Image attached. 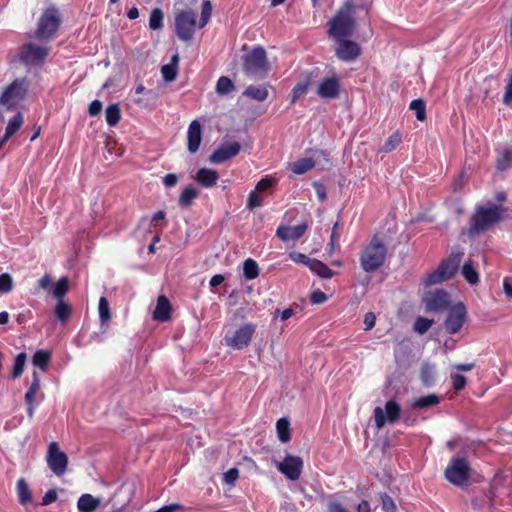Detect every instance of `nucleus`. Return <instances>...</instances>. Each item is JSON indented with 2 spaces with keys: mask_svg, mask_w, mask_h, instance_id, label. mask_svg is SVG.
<instances>
[{
  "mask_svg": "<svg viewBox=\"0 0 512 512\" xmlns=\"http://www.w3.org/2000/svg\"><path fill=\"white\" fill-rule=\"evenodd\" d=\"M356 5L352 0L345 2L328 22V32L334 39L348 38L356 28Z\"/></svg>",
  "mask_w": 512,
  "mask_h": 512,
  "instance_id": "nucleus-1",
  "label": "nucleus"
},
{
  "mask_svg": "<svg viewBox=\"0 0 512 512\" xmlns=\"http://www.w3.org/2000/svg\"><path fill=\"white\" fill-rule=\"evenodd\" d=\"M507 208L501 205L478 206L472 214L468 227L471 236L483 233L504 219Z\"/></svg>",
  "mask_w": 512,
  "mask_h": 512,
  "instance_id": "nucleus-2",
  "label": "nucleus"
},
{
  "mask_svg": "<svg viewBox=\"0 0 512 512\" xmlns=\"http://www.w3.org/2000/svg\"><path fill=\"white\" fill-rule=\"evenodd\" d=\"M388 247L383 239L375 234L360 252L359 261L361 268L366 273H374L385 263Z\"/></svg>",
  "mask_w": 512,
  "mask_h": 512,
  "instance_id": "nucleus-3",
  "label": "nucleus"
},
{
  "mask_svg": "<svg viewBox=\"0 0 512 512\" xmlns=\"http://www.w3.org/2000/svg\"><path fill=\"white\" fill-rule=\"evenodd\" d=\"M463 255L464 252L461 249L453 250L447 258L441 261L436 270L426 276L424 284L431 286L452 279L459 269Z\"/></svg>",
  "mask_w": 512,
  "mask_h": 512,
  "instance_id": "nucleus-4",
  "label": "nucleus"
},
{
  "mask_svg": "<svg viewBox=\"0 0 512 512\" xmlns=\"http://www.w3.org/2000/svg\"><path fill=\"white\" fill-rule=\"evenodd\" d=\"M243 71L253 78H263L269 71L266 51L263 47H254L243 56Z\"/></svg>",
  "mask_w": 512,
  "mask_h": 512,
  "instance_id": "nucleus-5",
  "label": "nucleus"
},
{
  "mask_svg": "<svg viewBox=\"0 0 512 512\" xmlns=\"http://www.w3.org/2000/svg\"><path fill=\"white\" fill-rule=\"evenodd\" d=\"M175 33L179 39L188 41L192 38V9L186 0H177L174 5Z\"/></svg>",
  "mask_w": 512,
  "mask_h": 512,
  "instance_id": "nucleus-6",
  "label": "nucleus"
},
{
  "mask_svg": "<svg viewBox=\"0 0 512 512\" xmlns=\"http://www.w3.org/2000/svg\"><path fill=\"white\" fill-rule=\"evenodd\" d=\"M444 476L448 482L455 486L465 485L471 476V466L464 456H456L451 458L447 465Z\"/></svg>",
  "mask_w": 512,
  "mask_h": 512,
  "instance_id": "nucleus-7",
  "label": "nucleus"
},
{
  "mask_svg": "<svg viewBox=\"0 0 512 512\" xmlns=\"http://www.w3.org/2000/svg\"><path fill=\"white\" fill-rule=\"evenodd\" d=\"M61 22L58 9L55 7L47 8L39 19L35 37L40 40L50 39L57 31Z\"/></svg>",
  "mask_w": 512,
  "mask_h": 512,
  "instance_id": "nucleus-8",
  "label": "nucleus"
},
{
  "mask_svg": "<svg viewBox=\"0 0 512 512\" xmlns=\"http://www.w3.org/2000/svg\"><path fill=\"white\" fill-rule=\"evenodd\" d=\"M29 84L25 78L16 79L2 93L0 105L8 110L15 108L26 96Z\"/></svg>",
  "mask_w": 512,
  "mask_h": 512,
  "instance_id": "nucleus-9",
  "label": "nucleus"
},
{
  "mask_svg": "<svg viewBox=\"0 0 512 512\" xmlns=\"http://www.w3.org/2000/svg\"><path fill=\"white\" fill-rule=\"evenodd\" d=\"M467 320V309L463 302H458L448 309L444 327L448 334L458 333Z\"/></svg>",
  "mask_w": 512,
  "mask_h": 512,
  "instance_id": "nucleus-10",
  "label": "nucleus"
},
{
  "mask_svg": "<svg viewBox=\"0 0 512 512\" xmlns=\"http://www.w3.org/2000/svg\"><path fill=\"white\" fill-rule=\"evenodd\" d=\"M255 332V325L248 323L235 331H228L224 337L227 346L240 350L247 347Z\"/></svg>",
  "mask_w": 512,
  "mask_h": 512,
  "instance_id": "nucleus-11",
  "label": "nucleus"
},
{
  "mask_svg": "<svg viewBox=\"0 0 512 512\" xmlns=\"http://www.w3.org/2000/svg\"><path fill=\"white\" fill-rule=\"evenodd\" d=\"M48 54L49 48L47 46L29 42L21 46L18 56L25 65H38L44 62Z\"/></svg>",
  "mask_w": 512,
  "mask_h": 512,
  "instance_id": "nucleus-12",
  "label": "nucleus"
},
{
  "mask_svg": "<svg viewBox=\"0 0 512 512\" xmlns=\"http://www.w3.org/2000/svg\"><path fill=\"white\" fill-rule=\"evenodd\" d=\"M46 461L50 470L57 476H62L67 470L68 456L60 450L57 442L48 445Z\"/></svg>",
  "mask_w": 512,
  "mask_h": 512,
  "instance_id": "nucleus-13",
  "label": "nucleus"
},
{
  "mask_svg": "<svg viewBox=\"0 0 512 512\" xmlns=\"http://www.w3.org/2000/svg\"><path fill=\"white\" fill-rule=\"evenodd\" d=\"M400 413L401 407L394 400H389L386 402L385 410H383L381 407H376L374 409V421L376 428H383L387 422L396 423L400 418Z\"/></svg>",
  "mask_w": 512,
  "mask_h": 512,
  "instance_id": "nucleus-14",
  "label": "nucleus"
},
{
  "mask_svg": "<svg viewBox=\"0 0 512 512\" xmlns=\"http://www.w3.org/2000/svg\"><path fill=\"white\" fill-rule=\"evenodd\" d=\"M423 301L425 303L426 310L430 312H442L451 307L450 295L444 289H437L427 293Z\"/></svg>",
  "mask_w": 512,
  "mask_h": 512,
  "instance_id": "nucleus-15",
  "label": "nucleus"
},
{
  "mask_svg": "<svg viewBox=\"0 0 512 512\" xmlns=\"http://www.w3.org/2000/svg\"><path fill=\"white\" fill-rule=\"evenodd\" d=\"M277 469L289 480L300 478L303 469V460L299 456L286 455L282 462L277 463Z\"/></svg>",
  "mask_w": 512,
  "mask_h": 512,
  "instance_id": "nucleus-16",
  "label": "nucleus"
},
{
  "mask_svg": "<svg viewBox=\"0 0 512 512\" xmlns=\"http://www.w3.org/2000/svg\"><path fill=\"white\" fill-rule=\"evenodd\" d=\"M336 40L338 41V46L335 53L338 59L351 62L360 56L361 47L357 42L348 40L346 38Z\"/></svg>",
  "mask_w": 512,
  "mask_h": 512,
  "instance_id": "nucleus-17",
  "label": "nucleus"
},
{
  "mask_svg": "<svg viewBox=\"0 0 512 512\" xmlns=\"http://www.w3.org/2000/svg\"><path fill=\"white\" fill-rule=\"evenodd\" d=\"M241 145L237 141L223 143L218 149H216L210 156V162L214 164H221L229 159L234 158L239 154Z\"/></svg>",
  "mask_w": 512,
  "mask_h": 512,
  "instance_id": "nucleus-18",
  "label": "nucleus"
},
{
  "mask_svg": "<svg viewBox=\"0 0 512 512\" xmlns=\"http://www.w3.org/2000/svg\"><path fill=\"white\" fill-rule=\"evenodd\" d=\"M341 85L336 76L324 78L318 85L317 94L324 99H335L340 94Z\"/></svg>",
  "mask_w": 512,
  "mask_h": 512,
  "instance_id": "nucleus-19",
  "label": "nucleus"
},
{
  "mask_svg": "<svg viewBox=\"0 0 512 512\" xmlns=\"http://www.w3.org/2000/svg\"><path fill=\"white\" fill-rule=\"evenodd\" d=\"M307 229L308 225L306 223H302L296 226L281 225L276 230V236L284 242L290 240H298L305 234Z\"/></svg>",
  "mask_w": 512,
  "mask_h": 512,
  "instance_id": "nucleus-20",
  "label": "nucleus"
},
{
  "mask_svg": "<svg viewBox=\"0 0 512 512\" xmlns=\"http://www.w3.org/2000/svg\"><path fill=\"white\" fill-rule=\"evenodd\" d=\"M171 310L169 299L165 295H160L153 311V319L158 322H166L170 319Z\"/></svg>",
  "mask_w": 512,
  "mask_h": 512,
  "instance_id": "nucleus-21",
  "label": "nucleus"
},
{
  "mask_svg": "<svg viewBox=\"0 0 512 512\" xmlns=\"http://www.w3.org/2000/svg\"><path fill=\"white\" fill-rule=\"evenodd\" d=\"M219 179V174L217 171L209 168H201L197 171L194 180H196L200 185L206 188H211L216 185Z\"/></svg>",
  "mask_w": 512,
  "mask_h": 512,
  "instance_id": "nucleus-22",
  "label": "nucleus"
},
{
  "mask_svg": "<svg viewBox=\"0 0 512 512\" xmlns=\"http://www.w3.org/2000/svg\"><path fill=\"white\" fill-rule=\"evenodd\" d=\"M243 95L250 99L263 102L268 98L269 92L266 85H249L244 90Z\"/></svg>",
  "mask_w": 512,
  "mask_h": 512,
  "instance_id": "nucleus-23",
  "label": "nucleus"
},
{
  "mask_svg": "<svg viewBox=\"0 0 512 512\" xmlns=\"http://www.w3.org/2000/svg\"><path fill=\"white\" fill-rule=\"evenodd\" d=\"M80 512H94L100 506V500L91 494H83L77 503Z\"/></svg>",
  "mask_w": 512,
  "mask_h": 512,
  "instance_id": "nucleus-24",
  "label": "nucleus"
},
{
  "mask_svg": "<svg viewBox=\"0 0 512 512\" xmlns=\"http://www.w3.org/2000/svg\"><path fill=\"white\" fill-rule=\"evenodd\" d=\"M178 61H179V56L177 54H175L172 56L170 63L165 64L161 67V73H162L163 79L166 82H171L176 79Z\"/></svg>",
  "mask_w": 512,
  "mask_h": 512,
  "instance_id": "nucleus-25",
  "label": "nucleus"
},
{
  "mask_svg": "<svg viewBox=\"0 0 512 512\" xmlns=\"http://www.w3.org/2000/svg\"><path fill=\"white\" fill-rule=\"evenodd\" d=\"M309 269L311 272L325 279H331L335 275V272L331 270L325 263L315 258L313 259Z\"/></svg>",
  "mask_w": 512,
  "mask_h": 512,
  "instance_id": "nucleus-26",
  "label": "nucleus"
},
{
  "mask_svg": "<svg viewBox=\"0 0 512 512\" xmlns=\"http://www.w3.org/2000/svg\"><path fill=\"white\" fill-rule=\"evenodd\" d=\"M212 11H213V6H212L211 1L205 0L202 3L201 13H200V17H199L198 21H196V19L194 18V27L197 26L198 28H203L204 26H206L211 18Z\"/></svg>",
  "mask_w": 512,
  "mask_h": 512,
  "instance_id": "nucleus-27",
  "label": "nucleus"
},
{
  "mask_svg": "<svg viewBox=\"0 0 512 512\" xmlns=\"http://www.w3.org/2000/svg\"><path fill=\"white\" fill-rule=\"evenodd\" d=\"M440 403V397L436 394H429L416 399L412 403L414 409H426L431 406H435Z\"/></svg>",
  "mask_w": 512,
  "mask_h": 512,
  "instance_id": "nucleus-28",
  "label": "nucleus"
},
{
  "mask_svg": "<svg viewBox=\"0 0 512 512\" xmlns=\"http://www.w3.org/2000/svg\"><path fill=\"white\" fill-rule=\"evenodd\" d=\"M461 274L471 285H475L479 282V273L470 261L464 263Z\"/></svg>",
  "mask_w": 512,
  "mask_h": 512,
  "instance_id": "nucleus-29",
  "label": "nucleus"
},
{
  "mask_svg": "<svg viewBox=\"0 0 512 512\" xmlns=\"http://www.w3.org/2000/svg\"><path fill=\"white\" fill-rule=\"evenodd\" d=\"M402 142V134L400 131H395L385 141L384 145L379 149V152L390 153L394 151Z\"/></svg>",
  "mask_w": 512,
  "mask_h": 512,
  "instance_id": "nucleus-30",
  "label": "nucleus"
},
{
  "mask_svg": "<svg viewBox=\"0 0 512 512\" xmlns=\"http://www.w3.org/2000/svg\"><path fill=\"white\" fill-rule=\"evenodd\" d=\"M69 290V281L68 278L62 277L57 281V283L52 287V295L57 301H64V296Z\"/></svg>",
  "mask_w": 512,
  "mask_h": 512,
  "instance_id": "nucleus-31",
  "label": "nucleus"
},
{
  "mask_svg": "<svg viewBox=\"0 0 512 512\" xmlns=\"http://www.w3.org/2000/svg\"><path fill=\"white\" fill-rule=\"evenodd\" d=\"M278 438L282 443H286L291 439L290 423L286 418H280L276 423Z\"/></svg>",
  "mask_w": 512,
  "mask_h": 512,
  "instance_id": "nucleus-32",
  "label": "nucleus"
},
{
  "mask_svg": "<svg viewBox=\"0 0 512 512\" xmlns=\"http://www.w3.org/2000/svg\"><path fill=\"white\" fill-rule=\"evenodd\" d=\"M51 359V353L47 350H37L32 357V363L34 366L39 367L43 371H45L48 367L49 361Z\"/></svg>",
  "mask_w": 512,
  "mask_h": 512,
  "instance_id": "nucleus-33",
  "label": "nucleus"
},
{
  "mask_svg": "<svg viewBox=\"0 0 512 512\" xmlns=\"http://www.w3.org/2000/svg\"><path fill=\"white\" fill-rule=\"evenodd\" d=\"M315 162L311 158H301L293 163L292 171L295 174L302 175L313 169Z\"/></svg>",
  "mask_w": 512,
  "mask_h": 512,
  "instance_id": "nucleus-34",
  "label": "nucleus"
},
{
  "mask_svg": "<svg viewBox=\"0 0 512 512\" xmlns=\"http://www.w3.org/2000/svg\"><path fill=\"white\" fill-rule=\"evenodd\" d=\"M243 274L247 280H253L259 275V267L254 259L248 258L243 264Z\"/></svg>",
  "mask_w": 512,
  "mask_h": 512,
  "instance_id": "nucleus-35",
  "label": "nucleus"
},
{
  "mask_svg": "<svg viewBox=\"0 0 512 512\" xmlns=\"http://www.w3.org/2000/svg\"><path fill=\"white\" fill-rule=\"evenodd\" d=\"M17 492H18V497H19V501L21 504H27V503L31 502V500H32L31 491L28 487V484L26 483V481L23 478L19 479L17 482Z\"/></svg>",
  "mask_w": 512,
  "mask_h": 512,
  "instance_id": "nucleus-36",
  "label": "nucleus"
},
{
  "mask_svg": "<svg viewBox=\"0 0 512 512\" xmlns=\"http://www.w3.org/2000/svg\"><path fill=\"white\" fill-rule=\"evenodd\" d=\"M23 124V117L20 113H17L15 116H13L7 127H6V131H5V139H9L10 137H12L17 131L18 129L22 126Z\"/></svg>",
  "mask_w": 512,
  "mask_h": 512,
  "instance_id": "nucleus-37",
  "label": "nucleus"
},
{
  "mask_svg": "<svg viewBox=\"0 0 512 512\" xmlns=\"http://www.w3.org/2000/svg\"><path fill=\"white\" fill-rule=\"evenodd\" d=\"M54 313L61 322H66L71 315V306L64 301H57Z\"/></svg>",
  "mask_w": 512,
  "mask_h": 512,
  "instance_id": "nucleus-38",
  "label": "nucleus"
},
{
  "mask_svg": "<svg viewBox=\"0 0 512 512\" xmlns=\"http://www.w3.org/2000/svg\"><path fill=\"white\" fill-rule=\"evenodd\" d=\"M40 389V379L36 371L33 372L32 382L25 394L26 403L34 402L35 395Z\"/></svg>",
  "mask_w": 512,
  "mask_h": 512,
  "instance_id": "nucleus-39",
  "label": "nucleus"
},
{
  "mask_svg": "<svg viewBox=\"0 0 512 512\" xmlns=\"http://www.w3.org/2000/svg\"><path fill=\"white\" fill-rule=\"evenodd\" d=\"M235 85L229 77L221 76L216 83V91L218 94L225 95L232 92Z\"/></svg>",
  "mask_w": 512,
  "mask_h": 512,
  "instance_id": "nucleus-40",
  "label": "nucleus"
},
{
  "mask_svg": "<svg viewBox=\"0 0 512 512\" xmlns=\"http://www.w3.org/2000/svg\"><path fill=\"white\" fill-rule=\"evenodd\" d=\"M105 117L109 126H115L120 120V108L117 104H111L106 108Z\"/></svg>",
  "mask_w": 512,
  "mask_h": 512,
  "instance_id": "nucleus-41",
  "label": "nucleus"
},
{
  "mask_svg": "<svg viewBox=\"0 0 512 512\" xmlns=\"http://www.w3.org/2000/svg\"><path fill=\"white\" fill-rule=\"evenodd\" d=\"M410 110L415 111L417 120L424 121L426 119V104L422 99H414L409 105Z\"/></svg>",
  "mask_w": 512,
  "mask_h": 512,
  "instance_id": "nucleus-42",
  "label": "nucleus"
},
{
  "mask_svg": "<svg viewBox=\"0 0 512 512\" xmlns=\"http://www.w3.org/2000/svg\"><path fill=\"white\" fill-rule=\"evenodd\" d=\"M163 12L160 8H154L151 11L150 19H149V27L152 30L161 29L163 26Z\"/></svg>",
  "mask_w": 512,
  "mask_h": 512,
  "instance_id": "nucleus-43",
  "label": "nucleus"
},
{
  "mask_svg": "<svg viewBox=\"0 0 512 512\" xmlns=\"http://www.w3.org/2000/svg\"><path fill=\"white\" fill-rule=\"evenodd\" d=\"M27 355L24 352L19 353L15 358V363L12 371V378L17 379L24 371Z\"/></svg>",
  "mask_w": 512,
  "mask_h": 512,
  "instance_id": "nucleus-44",
  "label": "nucleus"
},
{
  "mask_svg": "<svg viewBox=\"0 0 512 512\" xmlns=\"http://www.w3.org/2000/svg\"><path fill=\"white\" fill-rule=\"evenodd\" d=\"M239 476L240 471L238 468H230L229 470L223 473L222 483L229 487H234L237 480L239 479Z\"/></svg>",
  "mask_w": 512,
  "mask_h": 512,
  "instance_id": "nucleus-45",
  "label": "nucleus"
},
{
  "mask_svg": "<svg viewBox=\"0 0 512 512\" xmlns=\"http://www.w3.org/2000/svg\"><path fill=\"white\" fill-rule=\"evenodd\" d=\"M308 87L309 82L307 80L298 82L292 89L291 103H295L300 97L304 96L308 91Z\"/></svg>",
  "mask_w": 512,
  "mask_h": 512,
  "instance_id": "nucleus-46",
  "label": "nucleus"
},
{
  "mask_svg": "<svg viewBox=\"0 0 512 512\" xmlns=\"http://www.w3.org/2000/svg\"><path fill=\"white\" fill-rule=\"evenodd\" d=\"M98 309L101 322H108L111 319V314L108 300L105 297L100 298Z\"/></svg>",
  "mask_w": 512,
  "mask_h": 512,
  "instance_id": "nucleus-47",
  "label": "nucleus"
},
{
  "mask_svg": "<svg viewBox=\"0 0 512 512\" xmlns=\"http://www.w3.org/2000/svg\"><path fill=\"white\" fill-rule=\"evenodd\" d=\"M432 324H433V320L419 316L415 320L414 330L417 333L423 335L424 333H426L429 330V328L432 326Z\"/></svg>",
  "mask_w": 512,
  "mask_h": 512,
  "instance_id": "nucleus-48",
  "label": "nucleus"
},
{
  "mask_svg": "<svg viewBox=\"0 0 512 512\" xmlns=\"http://www.w3.org/2000/svg\"><path fill=\"white\" fill-rule=\"evenodd\" d=\"M13 288V279L12 276L8 273H3L0 275V293L5 294L12 290Z\"/></svg>",
  "mask_w": 512,
  "mask_h": 512,
  "instance_id": "nucleus-49",
  "label": "nucleus"
},
{
  "mask_svg": "<svg viewBox=\"0 0 512 512\" xmlns=\"http://www.w3.org/2000/svg\"><path fill=\"white\" fill-rule=\"evenodd\" d=\"M380 500L384 512H396L397 507L391 496L387 493H383L380 495Z\"/></svg>",
  "mask_w": 512,
  "mask_h": 512,
  "instance_id": "nucleus-50",
  "label": "nucleus"
},
{
  "mask_svg": "<svg viewBox=\"0 0 512 512\" xmlns=\"http://www.w3.org/2000/svg\"><path fill=\"white\" fill-rule=\"evenodd\" d=\"M512 162V150L507 149L503 152L501 157L497 160V168L500 171H504L508 168Z\"/></svg>",
  "mask_w": 512,
  "mask_h": 512,
  "instance_id": "nucleus-51",
  "label": "nucleus"
},
{
  "mask_svg": "<svg viewBox=\"0 0 512 512\" xmlns=\"http://www.w3.org/2000/svg\"><path fill=\"white\" fill-rule=\"evenodd\" d=\"M192 203V185H188L179 199V206L182 209H187L189 205Z\"/></svg>",
  "mask_w": 512,
  "mask_h": 512,
  "instance_id": "nucleus-52",
  "label": "nucleus"
},
{
  "mask_svg": "<svg viewBox=\"0 0 512 512\" xmlns=\"http://www.w3.org/2000/svg\"><path fill=\"white\" fill-rule=\"evenodd\" d=\"M289 258L295 263H301L307 266L308 268L312 264L314 258H310L307 255L300 252H291L289 254Z\"/></svg>",
  "mask_w": 512,
  "mask_h": 512,
  "instance_id": "nucleus-53",
  "label": "nucleus"
},
{
  "mask_svg": "<svg viewBox=\"0 0 512 512\" xmlns=\"http://www.w3.org/2000/svg\"><path fill=\"white\" fill-rule=\"evenodd\" d=\"M275 183V180L272 177H264L258 181V183L255 186V191L258 193H262L267 191L269 188H271Z\"/></svg>",
  "mask_w": 512,
  "mask_h": 512,
  "instance_id": "nucleus-54",
  "label": "nucleus"
},
{
  "mask_svg": "<svg viewBox=\"0 0 512 512\" xmlns=\"http://www.w3.org/2000/svg\"><path fill=\"white\" fill-rule=\"evenodd\" d=\"M260 206H262V198L257 191H251L247 199V208L254 209Z\"/></svg>",
  "mask_w": 512,
  "mask_h": 512,
  "instance_id": "nucleus-55",
  "label": "nucleus"
},
{
  "mask_svg": "<svg viewBox=\"0 0 512 512\" xmlns=\"http://www.w3.org/2000/svg\"><path fill=\"white\" fill-rule=\"evenodd\" d=\"M452 386L456 391H461L467 384V379L462 374H453L451 376Z\"/></svg>",
  "mask_w": 512,
  "mask_h": 512,
  "instance_id": "nucleus-56",
  "label": "nucleus"
},
{
  "mask_svg": "<svg viewBox=\"0 0 512 512\" xmlns=\"http://www.w3.org/2000/svg\"><path fill=\"white\" fill-rule=\"evenodd\" d=\"M327 299V295L321 290L313 291L310 296V300L313 304H322L326 302Z\"/></svg>",
  "mask_w": 512,
  "mask_h": 512,
  "instance_id": "nucleus-57",
  "label": "nucleus"
},
{
  "mask_svg": "<svg viewBox=\"0 0 512 512\" xmlns=\"http://www.w3.org/2000/svg\"><path fill=\"white\" fill-rule=\"evenodd\" d=\"M201 143V125L199 121L194 120V152L199 148Z\"/></svg>",
  "mask_w": 512,
  "mask_h": 512,
  "instance_id": "nucleus-58",
  "label": "nucleus"
},
{
  "mask_svg": "<svg viewBox=\"0 0 512 512\" xmlns=\"http://www.w3.org/2000/svg\"><path fill=\"white\" fill-rule=\"evenodd\" d=\"M57 500V493L55 490H48L42 498V505H49Z\"/></svg>",
  "mask_w": 512,
  "mask_h": 512,
  "instance_id": "nucleus-59",
  "label": "nucleus"
},
{
  "mask_svg": "<svg viewBox=\"0 0 512 512\" xmlns=\"http://www.w3.org/2000/svg\"><path fill=\"white\" fill-rule=\"evenodd\" d=\"M102 110V103L99 100H94L90 103L88 112L91 116H97Z\"/></svg>",
  "mask_w": 512,
  "mask_h": 512,
  "instance_id": "nucleus-60",
  "label": "nucleus"
},
{
  "mask_svg": "<svg viewBox=\"0 0 512 512\" xmlns=\"http://www.w3.org/2000/svg\"><path fill=\"white\" fill-rule=\"evenodd\" d=\"M376 317L374 313L368 312L364 316L365 330H371L375 326Z\"/></svg>",
  "mask_w": 512,
  "mask_h": 512,
  "instance_id": "nucleus-61",
  "label": "nucleus"
},
{
  "mask_svg": "<svg viewBox=\"0 0 512 512\" xmlns=\"http://www.w3.org/2000/svg\"><path fill=\"white\" fill-rule=\"evenodd\" d=\"M503 290L508 299H512V279L504 278Z\"/></svg>",
  "mask_w": 512,
  "mask_h": 512,
  "instance_id": "nucleus-62",
  "label": "nucleus"
},
{
  "mask_svg": "<svg viewBox=\"0 0 512 512\" xmlns=\"http://www.w3.org/2000/svg\"><path fill=\"white\" fill-rule=\"evenodd\" d=\"M182 508L183 507L180 504H170V505L163 506V507L155 510L154 512H177V511L181 510Z\"/></svg>",
  "mask_w": 512,
  "mask_h": 512,
  "instance_id": "nucleus-63",
  "label": "nucleus"
},
{
  "mask_svg": "<svg viewBox=\"0 0 512 512\" xmlns=\"http://www.w3.org/2000/svg\"><path fill=\"white\" fill-rule=\"evenodd\" d=\"M328 512H349L338 502H331L328 505Z\"/></svg>",
  "mask_w": 512,
  "mask_h": 512,
  "instance_id": "nucleus-64",
  "label": "nucleus"
}]
</instances>
